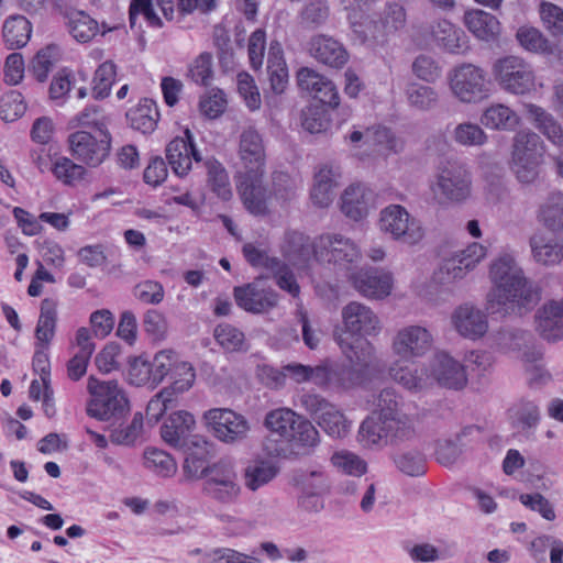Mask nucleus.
I'll return each mask as SVG.
<instances>
[{"label": "nucleus", "mask_w": 563, "mask_h": 563, "mask_svg": "<svg viewBox=\"0 0 563 563\" xmlns=\"http://www.w3.org/2000/svg\"><path fill=\"white\" fill-rule=\"evenodd\" d=\"M481 123L490 130L512 131L519 125L520 118L509 107L495 103L484 110Z\"/></svg>", "instance_id": "2f4dec72"}, {"label": "nucleus", "mask_w": 563, "mask_h": 563, "mask_svg": "<svg viewBox=\"0 0 563 563\" xmlns=\"http://www.w3.org/2000/svg\"><path fill=\"white\" fill-rule=\"evenodd\" d=\"M409 103L420 110L432 108L438 101V93L429 86L411 84L407 89Z\"/></svg>", "instance_id": "052dcab7"}, {"label": "nucleus", "mask_w": 563, "mask_h": 563, "mask_svg": "<svg viewBox=\"0 0 563 563\" xmlns=\"http://www.w3.org/2000/svg\"><path fill=\"white\" fill-rule=\"evenodd\" d=\"M58 320V301L44 298L40 307V316L35 327V346L49 349L56 333Z\"/></svg>", "instance_id": "a878e982"}, {"label": "nucleus", "mask_w": 563, "mask_h": 563, "mask_svg": "<svg viewBox=\"0 0 563 563\" xmlns=\"http://www.w3.org/2000/svg\"><path fill=\"white\" fill-rule=\"evenodd\" d=\"M144 467L161 477H172L177 471L174 457L164 450L146 448L143 453Z\"/></svg>", "instance_id": "a19ab883"}, {"label": "nucleus", "mask_w": 563, "mask_h": 563, "mask_svg": "<svg viewBox=\"0 0 563 563\" xmlns=\"http://www.w3.org/2000/svg\"><path fill=\"white\" fill-rule=\"evenodd\" d=\"M286 442L309 453L320 443L319 431L307 418L299 416Z\"/></svg>", "instance_id": "79ce46f5"}, {"label": "nucleus", "mask_w": 563, "mask_h": 563, "mask_svg": "<svg viewBox=\"0 0 563 563\" xmlns=\"http://www.w3.org/2000/svg\"><path fill=\"white\" fill-rule=\"evenodd\" d=\"M239 157L244 170H264L265 147L260 133L253 129H245L240 135Z\"/></svg>", "instance_id": "b1692460"}, {"label": "nucleus", "mask_w": 563, "mask_h": 563, "mask_svg": "<svg viewBox=\"0 0 563 563\" xmlns=\"http://www.w3.org/2000/svg\"><path fill=\"white\" fill-rule=\"evenodd\" d=\"M454 96L462 102L471 103L487 97L485 73L472 64H463L456 67L450 80Z\"/></svg>", "instance_id": "ddd939ff"}, {"label": "nucleus", "mask_w": 563, "mask_h": 563, "mask_svg": "<svg viewBox=\"0 0 563 563\" xmlns=\"http://www.w3.org/2000/svg\"><path fill=\"white\" fill-rule=\"evenodd\" d=\"M143 430V417L135 413L132 421L125 426L115 428L110 433V440L114 444L131 445L137 440Z\"/></svg>", "instance_id": "bf43d9fd"}, {"label": "nucleus", "mask_w": 563, "mask_h": 563, "mask_svg": "<svg viewBox=\"0 0 563 563\" xmlns=\"http://www.w3.org/2000/svg\"><path fill=\"white\" fill-rule=\"evenodd\" d=\"M380 19L385 26H387V30L395 34L406 26L407 13L400 2L391 1L385 4Z\"/></svg>", "instance_id": "680f3d73"}, {"label": "nucleus", "mask_w": 563, "mask_h": 563, "mask_svg": "<svg viewBox=\"0 0 563 563\" xmlns=\"http://www.w3.org/2000/svg\"><path fill=\"white\" fill-rule=\"evenodd\" d=\"M540 15L544 26L552 35H563V9L550 2H542Z\"/></svg>", "instance_id": "338daca9"}, {"label": "nucleus", "mask_w": 563, "mask_h": 563, "mask_svg": "<svg viewBox=\"0 0 563 563\" xmlns=\"http://www.w3.org/2000/svg\"><path fill=\"white\" fill-rule=\"evenodd\" d=\"M343 328L335 331V341L346 357L369 361V367H374V346L364 340L367 335H377L380 331V322L375 312L367 306L352 301L342 309Z\"/></svg>", "instance_id": "7ed1b4c3"}, {"label": "nucleus", "mask_w": 563, "mask_h": 563, "mask_svg": "<svg viewBox=\"0 0 563 563\" xmlns=\"http://www.w3.org/2000/svg\"><path fill=\"white\" fill-rule=\"evenodd\" d=\"M192 448H188L184 462V473L188 478H200L209 471V450L207 441L203 445L199 440L191 441Z\"/></svg>", "instance_id": "4c0bfd02"}, {"label": "nucleus", "mask_w": 563, "mask_h": 563, "mask_svg": "<svg viewBox=\"0 0 563 563\" xmlns=\"http://www.w3.org/2000/svg\"><path fill=\"white\" fill-rule=\"evenodd\" d=\"M379 207V197L363 183L351 184L341 196L342 211H368Z\"/></svg>", "instance_id": "c85d7f7f"}, {"label": "nucleus", "mask_w": 563, "mask_h": 563, "mask_svg": "<svg viewBox=\"0 0 563 563\" xmlns=\"http://www.w3.org/2000/svg\"><path fill=\"white\" fill-rule=\"evenodd\" d=\"M59 47L51 44L40 49L32 59L31 69L40 82H44L54 65L59 60Z\"/></svg>", "instance_id": "c03bdc74"}, {"label": "nucleus", "mask_w": 563, "mask_h": 563, "mask_svg": "<svg viewBox=\"0 0 563 563\" xmlns=\"http://www.w3.org/2000/svg\"><path fill=\"white\" fill-rule=\"evenodd\" d=\"M203 419L214 438L227 444L246 440L251 430L247 419L230 408H211Z\"/></svg>", "instance_id": "9d476101"}, {"label": "nucleus", "mask_w": 563, "mask_h": 563, "mask_svg": "<svg viewBox=\"0 0 563 563\" xmlns=\"http://www.w3.org/2000/svg\"><path fill=\"white\" fill-rule=\"evenodd\" d=\"M264 170H243L239 173L236 188L249 211H261L272 199L271 192L263 186Z\"/></svg>", "instance_id": "a211bd4d"}, {"label": "nucleus", "mask_w": 563, "mask_h": 563, "mask_svg": "<svg viewBox=\"0 0 563 563\" xmlns=\"http://www.w3.org/2000/svg\"><path fill=\"white\" fill-rule=\"evenodd\" d=\"M277 472L275 465L265 461L249 465L244 474L245 486L251 490H256L271 482L277 475Z\"/></svg>", "instance_id": "a18cd8bd"}, {"label": "nucleus", "mask_w": 563, "mask_h": 563, "mask_svg": "<svg viewBox=\"0 0 563 563\" xmlns=\"http://www.w3.org/2000/svg\"><path fill=\"white\" fill-rule=\"evenodd\" d=\"M300 415L290 408H276L269 410L264 419V427L273 434L278 435L284 441H287L288 437L294 431V426L297 422Z\"/></svg>", "instance_id": "e433bc0d"}, {"label": "nucleus", "mask_w": 563, "mask_h": 563, "mask_svg": "<svg viewBox=\"0 0 563 563\" xmlns=\"http://www.w3.org/2000/svg\"><path fill=\"white\" fill-rule=\"evenodd\" d=\"M196 378L195 368L190 363L180 361L176 364L173 375H170L172 383L168 387L164 389H169L170 395L177 399L179 394L188 390Z\"/></svg>", "instance_id": "09e8293b"}, {"label": "nucleus", "mask_w": 563, "mask_h": 563, "mask_svg": "<svg viewBox=\"0 0 563 563\" xmlns=\"http://www.w3.org/2000/svg\"><path fill=\"white\" fill-rule=\"evenodd\" d=\"M486 253L484 245L473 242L459 254L445 260L442 269H445L448 276L453 279L462 278L486 256Z\"/></svg>", "instance_id": "bb28decb"}, {"label": "nucleus", "mask_w": 563, "mask_h": 563, "mask_svg": "<svg viewBox=\"0 0 563 563\" xmlns=\"http://www.w3.org/2000/svg\"><path fill=\"white\" fill-rule=\"evenodd\" d=\"M510 417L522 429L534 428L540 421L539 407L533 401L521 400L510 409Z\"/></svg>", "instance_id": "3c124183"}, {"label": "nucleus", "mask_w": 563, "mask_h": 563, "mask_svg": "<svg viewBox=\"0 0 563 563\" xmlns=\"http://www.w3.org/2000/svg\"><path fill=\"white\" fill-rule=\"evenodd\" d=\"M296 77L301 91L309 93L322 104L331 108L339 106V92L331 80L309 67H301Z\"/></svg>", "instance_id": "dca6fc26"}, {"label": "nucleus", "mask_w": 563, "mask_h": 563, "mask_svg": "<svg viewBox=\"0 0 563 563\" xmlns=\"http://www.w3.org/2000/svg\"><path fill=\"white\" fill-rule=\"evenodd\" d=\"M179 362L177 353L173 350L157 352L151 361L153 388L157 387L166 376L173 375V371Z\"/></svg>", "instance_id": "49530a36"}, {"label": "nucleus", "mask_w": 563, "mask_h": 563, "mask_svg": "<svg viewBox=\"0 0 563 563\" xmlns=\"http://www.w3.org/2000/svg\"><path fill=\"white\" fill-rule=\"evenodd\" d=\"M300 402L328 435L341 439L349 433L351 423L344 413L325 398L317 394H305Z\"/></svg>", "instance_id": "9b49d317"}, {"label": "nucleus", "mask_w": 563, "mask_h": 563, "mask_svg": "<svg viewBox=\"0 0 563 563\" xmlns=\"http://www.w3.org/2000/svg\"><path fill=\"white\" fill-rule=\"evenodd\" d=\"M497 85L515 96L530 95L536 90V76L529 63L518 56H506L493 66Z\"/></svg>", "instance_id": "1a4fd4ad"}, {"label": "nucleus", "mask_w": 563, "mask_h": 563, "mask_svg": "<svg viewBox=\"0 0 563 563\" xmlns=\"http://www.w3.org/2000/svg\"><path fill=\"white\" fill-rule=\"evenodd\" d=\"M352 283L362 296L374 299L387 297L393 288L391 275L377 268L358 271L352 276Z\"/></svg>", "instance_id": "412c9836"}, {"label": "nucleus", "mask_w": 563, "mask_h": 563, "mask_svg": "<svg viewBox=\"0 0 563 563\" xmlns=\"http://www.w3.org/2000/svg\"><path fill=\"white\" fill-rule=\"evenodd\" d=\"M267 64L272 90L275 93H283L288 84V70L283 62L278 43L271 44Z\"/></svg>", "instance_id": "37998d69"}, {"label": "nucleus", "mask_w": 563, "mask_h": 563, "mask_svg": "<svg viewBox=\"0 0 563 563\" xmlns=\"http://www.w3.org/2000/svg\"><path fill=\"white\" fill-rule=\"evenodd\" d=\"M431 377L434 378L439 385L451 389H462L467 384L464 366L444 352L434 354L432 369L430 373L428 372V378L424 380L422 388Z\"/></svg>", "instance_id": "6ab92c4d"}, {"label": "nucleus", "mask_w": 563, "mask_h": 563, "mask_svg": "<svg viewBox=\"0 0 563 563\" xmlns=\"http://www.w3.org/2000/svg\"><path fill=\"white\" fill-rule=\"evenodd\" d=\"M196 421L194 416L185 410L172 413L161 428L162 439L170 446L186 449L191 443L190 437Z\"/></svg>", "instance_id": "5701e85b"}, {"label": "nucleus", "mask_w": 563, "mask_h": 563, "mask_svg": "<svg viewBox=\"0 0 563 563\" xmlns=\"http://www.w3.org/2000/svg\"><path fill=\"white\" fill-rule=\"evenodd\" d=\"M472 184V173L466 163L445 158L438 164L429 188L437 201L459 205L471 198Z\"/></svg>", "instance_id": "39448f33"}, {"label": "nucleus", "mask_w": 563, "mask_h": 563, "mask_svg": "<svg viewBox=\"0 0 563 563\" xmlns=\"http://www.w3.org/2000/svg\"><path fill=\"white\" fill-rule=\"evenodd\" d=\"M452 141L463 147H481L488 141L483 128L470 121L455 124L450 131Z\"/></svg>", "instance_id": "ea45409f"}, {"label": "nucleus", "mask_w": 563, "mask_h": 563, "mask_svg": "<svg viewBox=\"0 0 563 563\" xmlns=\"http://www.w3.org/2000/svg\"><path fill=\"white\" fill-rule=\"evenodd\" d=\"M313 257L321 263H333L346 266L354 263L361 255L357 246L341 235H320L312 244Z\"/></svg>", "instance_id": "4468645a"}, {"label": "nucleus", "mask_w": 563, "mask_h": 563, "mask_svg": "<svg viewBox=\"0 0 563 563\" xmlns=\"http://www.w3.org/2000/svg\"><path fill=\"white\" fill-rule=\"evenodd\" d=\"M432 34L435 41L450 53L460 54L468 48L465 33L446 20L438 22Z\"/></svg>", "instance_id": "72a5a7b5"}, {"label": "nucleus", "mask_w": 563, "mask_h": 563, "mask_svg": "<svg viewBox=\"0 0 563 563\" xmlns=\"http://www.w3.org/2000/svg\"><path fill=\"white\" fill-rule=\"evenodd\" d=\"M176 398L170 395L169 389H162L146 406V417L150 421L157 422L168 409L176 405Z\"/></svg>", "instance_id": "0e129e2a"}, {"label": "nucleus", "mask_w": 563, "mask_h": 563, "mask_svg": "<svg viewBox=\"0 0 563 563\" xmlns=\"http://www.w3.org/2000/svg\"><path fill=\"white\" fill-rule=\"evenodd\" d=\"M431 343V334L422 327L411 325L400 330L393 343L399 358L389 368L390 377L409 390L421 389L428 378V369L419 368L413 358L423 355Z\"/></svg>", "instance_id": "20e7f679"}, {"label": "nucleus", "mask_w": 563, "mask_h": 563, "mask_svg": "<svg viewBox=\"0 0 563 563\" xmlns=\"http://www.w3.org/2000/svg\"><path fill=\"white\" fill-rule=\"evenodd\" d=\"M128 377L132 385L153 388L151 361L143 355L133 357L129 362Z\"/></svg>", "instance_id": "6e6d98bb"}, {"label": "nucleus", "mask_w": 563, "mask_h": 563, "mask_svg": "<svg viewBox=\"0 0 563 563\" xmlns=\"http://www.w3.org/2000/svg\"><path fill=\"white\" fill-rule=\"evenodd\" d=\"M301 125L310 133H320L327 130L329 120L323 106L310 104L301 111Z\"/></svg>", "instance_id": "13d9d810"}, {"label": "nucleus", "mask_w": 563, "mask_h": 563, "mask_svg": "<svg viewBox=\"0 0 563 563\" xmlns=\"http://www.w3.org/2000/svg\"><path fill=\"white\" fill-rule=\"evenodd\" d=\"M397 468L409 476H421L426 473V460L419 452H407L394 457Z\"/></svg>", "instance_id": "e2e57ef3"}, {"label": "nucleus", "mask_w": 563, "mask_h": 563, "mask_svg": "<svg viewBox=\"0 0 563 563\" xmlns=\"http://www.w3.org/2000/svg\"><path fill=\"white\" fill-rule=\"evenodd\" d=\"M87 390L90 399L87 415L101 421L119 420L129 412V399L115 380L88 378Z\"/></svg>", "instance_id": "6e6552de"}, {"label": "nucleus", "mask_w": 563, "mask_h": 563, "mask_svg": "<svg viewBox=\"0 0 563 563\" xmlns=\"http://www.w3.org/2000/svg\"><path fill=\"white\" fill-rule=\"evenodd\" d=\"M333 465L346 475L362 476L367 471V463L355 453L336 452L332 455Z\"/></svg>", "instance_id": "5fc2aeb1"}, {"label": "nucleus", "mask_w": 563, "mask_h": 563, "mask_svg": "<svg viewBox=\"0 0 563 563\" xmlns=\"http://www.w3.org/2000/svg\"><path fill=\"white\" fill-rule=\"evenodd\" d=\"M379 225L394 239L408 244H415L423 238V229L411 213H382Z\"/></svg>", "instance_id": "aec40b11"}, {"label": "nucleus", "mask_w": 563, "mask_h": 563, "mask_svg": "<svg viewBox=\"0 0 563 563\" xmlns=\"http://www.w3.org/2000/svg\"><path fill=\"white\" fill-rule=\"evenodd\" d=\"M52 172L58 180L70 186L79 183L85 175V168L67 157H58L52 165Z\"/></svg>", "instance_id": "8fccbe9b"}, {"label": "nucleus", "mask_w": 563, "mask_h": 563, "mask_svg": "<svg viewBox=\"0 0 563 563\" xmlns=\"http://www.w3.org/2000/svg\"><path fill=\"white\" fill-rule=\"evenodd\" d=\"M369 361L349 360V364H340L324 360L311 366V379L321 389L344 391L362 385L371 373Z\"/></svg>", "instance_id": "423d86ee"}, {"label": "nucleus", "mask_w": 563, "mask_h": 563, "mask_svg": "<svg viewBox=\"0 0 563 563\" xmlns=\"http://www.w3.org/2000/svg\"><path fill=\"white\" fill-rule=\"evenodd\" d=\"M309 52L319 63L335 69L342 68L349 60V53L343 44L324 34L311 37Z\"/></svg>", "instance_id": "4be33fe9"}, {"label": "nucleus", "mask_w": 563, "mask_h": 563, "mask_svg": "<svg viewBox=\"0 0 563 563\" xmlns=\"http://www.w3.org/2000/svg\"><path fill=\"white\" fill-rule=\"evenodd\" d=\"M31 33V22L23 15H12L4 21L2 36L8 49L24 47L30 41Z\"/></svg>", "instance_id": "f704fd0d"}, {"label": "nucleus", "mask_w": 563, "mask_h": 563, "mask_svg": "<svg viewBox=\"0 0 563 563\" xmlns=\"http://www.w3.org/2000/svg\"><path fill=\"white\" fill-rule=\"evenodd\" d=\"M534 260L543 265H554L563 258V245L542 233L534 234L530 240Z\"/></svg>", "instance_id": "58836bf2"}, {"label": "nucleus", "mask_w": 563, "mask_h": 563, "mask_svg": "<svg viewBox=\"0 0 563 563\" xmlns=\"http://www.w3.org/2000/svg\"><path fill=\"white\" fill-rule=\"evenodd\" d=\"M115 79V65L112 62L102 63L93 76L92 93L96 99H103L109 96Z\"/></svg>", "instance_id": "603ef678"}, {"label": "nucleus", "mask_w": 563, "mask_h": 563, "mask_svg": "<svg viewBox=\"0 0 563 563\" xmlns=\"http://www.w3.org/2000/svg\"><path fill=\"white\" fill-rule=\"evenodd\" d=\"M538 329L547 341L563 339V300H551L539 310Z\"/></svg>", "instance_id": "cd10ccee"}, {"label": "nucleus", "mask_w": 563, "mask_h": 563, "mask_svg": "<svg viewBox=\"0 0 563 563\" xmlns=\"http://www.w3.org/2000/svg\"><path fill=\"white\" fill-rule=\"evenodd\" d=\"M126 119L132 129L143 134H148L155 130L159 112L156 103L152 99L145 98L136 107L128 111Z\"/></svg>", "instance_id": "473e14b6"}, {"label": "nucleus", "mask_w": 563, "mask_h": 563, "mask_svg": "<svg viewBox=\"0 0 563 563\" xmlns=\"http://www.w3.org/2000/svg\"><path fill=\"white\" fill-rule=\"evenodd\" d=\"M523 107L536 129L553 145L562 147L563 128L560 122L551 113L537 104L525 103Z\"/></svg>", "instance_id": "c756f323"}, {"label": "nucleus", "mask_w": 563, "mask_h": 563, "mask_svg": "<svg viewBox=\"0 0 563 563\" xmlns=\"http://www.w3.org/2000/svg\"><path fill=\"white\" fill-rule=\"evenodd\" d=\"M417 437L415 419L399 408V397L391 388L383 389L376 409L366 417L358 429L357 440L363 448L383 444L400 445Z\"/></svg>", "instance_id": "f257e3e1"}, {"label": "nucleus", "mask_w": 563, "mask_h": 563, "mask_svg": "<svg viewBox=\"0 0 563 563\" xmlns=\"http://www.w3.org/2000/svg\"><path fill=\"white\" fill-rule=\"evenodd\" d=\"M64 19L69 33L78 42H89L99 31L98 22L81 10L67 11Z\"/></svg>", "instance_id": "c9c22d12"}, {"label": "nucleus", "mask_w": 563, "mask_h": 563, "mask_svg": "<svg viewBox=\"0 0 563 563\" xmlns=\"http://www.w3.org/2000/svg\"><path fill=\"white\" fill-rule=\"evenodd\" d=\"M467 30L482 41H493L500 32L499 21L483 10L468 11L464 15Z\"/></svg>", "instance_id": "7c9ffc66"}, {"label": "nucleus", "mask_w": 563, "mask_h": 563, "mask_svg": "<svg viewBox=\"0 0 563 563\" xmlns=\"http://www.w3.org/2000/svg\"><path fill=\"white\" fill-rule=\"evenodd\" d=\"M519 500L523 506L538 512L545 520H555L556 515L553 505L540 493L521 494Z\"/></svg>", "instance_id": "774afa93"}, {"label": "nucleus", "mask_w": 563, "mask_h": 563, "mask_svg": "<svg viewBox=\"0 0 563 563\" xmlns=\"http://www.w3.org/2000/svg\"><path fill=\"white\" fill-rule=\"evenodd\" d=\"M71 154L91 167L99 166L109 155L111 135L109 132L95 133L77 131L68 136Z\"/></svg>", "instance_id": "f8f14e48"}, {"label": "nucleus", "mask_w": 563, "mask_h": 563, "mask_svg": "<svg viewBox=\"0 0 563 563\" xmlns=\"http://www.w3.org/2000/svg\"><path fill=\"white\" fill-rule=\"evenodd\" d=\"M545 148L541 136L531 130H520L514 135L510 168L520 183L532 184L537 180Z\"/></svg>", "instance_id": "0eeeda50"}, {"label": "nucleus", "mask_w": 563, "mask_h": 563, "mask_svg": "<svg viewBox=\"0 0 563 563\" xmlns=\"http://www.w3.org/2000/svg\"><path fill=\"white\" fill-rule=\"evenodd\" d=\"M184 136L173 139L166 146V158L177 176H185L191 169L192 159L200 162V153L194 144V135L189 129Z\"/></svg>", "instance_id": "f3484780"}, {"label": "nucleus", "mask_w": 563, "mask_h": 563, "mask_svg": "<svg viewBox=\"0 0 563 563\" xmlns=\"http://www.w3.org/2000/svg\"><path fill=\"white\" fill-rule=\"evenodd\" d=\"M493 288L487 296V310L506 316L521 314L531 310L540 300V291L523 276L515 260L505 255L495 261L489 269Z\"/></svg>", "instance_id": "f03ea898"}, {"label": "nucleus", "mask_w": 563, "mask_h": 563, "mask_svg": "<svg viewBox=\"0 0 563 563\" xmlns=\"http://www.w3.org/2000/svg\"><path fill=\"white\" fill-rule=\"evenodd\" d=\"M75 126L90 128L95 133L109 132L108 120L97 108H86L73 120Z\"/></svg>", "instance_id": "69168bd1"}, {"label": "nucleus", "mask_w": 563, "mask_h": 563, "mask_svg": "<svg viewBox=\"0 0 563 563\" xmlns=\"http://www.w3.org/2000/svg\"><path fill=\"white\" fill-rule=\"evenodd\" d=\"M452 321L462 336L472 340L482 338L488 329L486 314L468 305L459 307Z\"/></svg>", "instance_id": "393cba45"}, {"label": "nucleus", "mask_w": 563, "mask_h": 563, "mask_svg": "<svg viewBox=\"0 0 563 563\" xmlns=\"http://www.w3.org/2000/svg\"><path fill=\"white\" fill-rule=\"evenodd\" d=\"M214 338L229 352H238L244 347V333L231 324H219L214 330Z\"/></svg>", "instance_id": "4d7b16f0"}, {"label": "nucleus", "mask_w": 563, "mask_h": 563, "mask_svg": "<svg viewBox=\"0 0 563 563\" xmlns=\"http://www.w3.org/2000/svg\"><path fill=\"white\" fill-rule=\"evenodd\" d=\"M330 15L327 0H309L300 12V23L310 29L324 24Z\"/></svg>", "instance_id": "de8ad7c7"}, {"label": "nucleus", "mask_w": 563, "mask_h": 563, "mask_svg": "<svg viewBox=\"0 0 563 563\" xmlns=\"http://www.w3.org/2000/svg\"><path fill=\"white\" fill-rule=\"evenodd\" d=\"M206 492L213 499L218 500L222 504H232L235 503L240 495V486L236 484V481H207L206 482Z\"/></svg>", "instance_id": "864d4df0"}, {"label": "nucleus", "mask_w": 563, "mask_h": 563, "mask_svg": "<svg viewBox=\"0 0 563 563\" xmlns=\"http://www.w3.org/2000/svg\"><path fill=\"white\" fill-rule=\"evenodd\" d=\"M236 305L247 312H267L278 303V294L266 285L264 279L256 278L254 282L234 288L233 291Z\"/></svg>", "instance_id": "2eb2a0df"}]
</instances>
